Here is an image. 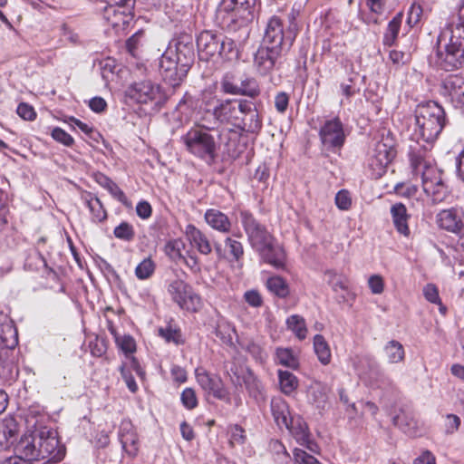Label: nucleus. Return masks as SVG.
<instances>
[{
  "label": "nucleus",
  "mask_w": 464,
  "mask_h": 464,
  "mask_svg": "<svg viewBox=\"0 0 464 464\" xmlns=\"http://www.w3.org/2000/svg\"><path fill=\"white\" fill-rule=\"evenodd\" d=\"M195 61L193 37L180 34L170 41L160 60V73L163 81L172 87L179 86Z\"/></svg>",
  "instance_id": "obj_1"
},
{
  "label": "nucleus",
  "mask_w": 464,
  "mask_h": 464,
  "mask_svg": "<svg viewBox=\"0 0 464 464\" xmlns=\"http://www.w3.org/2000/svg\"><path fill=\"white\" fill-rule=\"evenodd\" d=\"M440 66L446 70L458 68L464 63V0L458 5V14L440 32L438 38Z\"/></svg>",
  "instance_id": "obj_2"
},
{
  "label": "nucleus",
  "mask_w": 464,
  "mask_h": 464,
  "mask_svg": "<svg viewBox=\"0 0 464 464\" xmlns=\"http://www.w3.org/2000/svg\"><path fill=\"white\" fill-rule=\"evenodd\" d=\"M410 161L414 175L420 176L422 189L431 203H442L448 200L446 186L441 179V172L436 167L433 158L423 148H418L410 153Z\"/></svg>",
  "instance_id": "obj_3"
},
{
  "label": "nucleus",
  "mask_w": 464,
  "mask_h": 464,
  "mask_svg": "<svg viewBox=\"0 0 464 464\" xmlns=\"http://www.w3.org/2000/svg\"><path fill=\"white\" fill-rule=\"evenodd\" d=\"M197 47L200 60L208 61L218 57L225 62L239 59V49L236 42L220 33L203 31L197 38Z\"/></svg>",
  "instance_id": "obj_4"
},
{
  "label": "nucleus",
  "mask_w": 464,
  "mask_h": 464,
  "mask_svg": "<svg viewBox=\"0 0 464 464\" xmlns=\"http://www.w3.org/2000/svg\"><path fill=\"white\" fill-rule=\"evenodd\" d=\"M415 133L427 143L434 142L447 124L444 109L435 102L418 106L415 114Z\"/></svg>",
  "instance_id": "obj_5"
},
{
  "label": "nucleus",
  "mask_w": 464,
  "mask_h": 464,
  "mask_svg": "<svg viewBox=\"0 0 464 464\" xmlns=\"http://www.w3.org/2000/svg\"><path fill=\"white\" fill-rule=\"evenodd\" d=\"M260 7V0H220L217 17L224 26L234 28L251 22Z\"/></svg>",
  "instance_id": "obj_6"
},
{
  "label": "nucleus",
  "mask_w": 464,
  "mask_h": 464,
  "mask_svg": "<svg viewBox=\"0 0 464 464\" xmlns=\"http://www.w3.org/2000/svg\"><path fill=\"white\" fill-rule=\"evenodd\" d=\"M38 425V453L39 460L46 459L47 461L59 462L65 456V447L61 444L58 439V433L55 430L42 426L46 419L40 410L37 409Z\"/></svg>",
  "instance_id": "obj_7"
},
{
  "label": "nucleus",
  "mask_w": 464,
  "mask_h": 464,
  "mask_svg": "<svg viewBox=\"0 0 464 464\" xmlns=\"http://www.w3.org/2000/svg\"><path fill=\"white\" fill-rule=\"evenodd\" d=\"M181 141L188 152L193 156L212 162L217 155V143L215 138L208 131L191 128L181 136Z\"/></svg>",
  "instance_id": "obj_8"
},
{
  "label": "nucleus",
  "mask_w": 464,
  "mask_h": 464,
  "mask_svg": "<svg viewBox=\"0 0 464 464\" xmlns=\"http://www.w3.org/2000/svg\"><path fill=\"white\" fill-rule=\"evenodd\" d=\"M28 427L34 429L30 432L24 433L19 440L14 445V457H19L23 461L39 460L38 453V425L37 409L31 408L25 417Z\"/></svg>",
  "instance_id": "obj_9"
},
{
  "label": "nucleus",
  "mask_w": 464,
  "mask_h": 464,
  "mask_svg": "<svg viewBox=\"0 0 464 464\" xmlns=\"http://www.w3.org/2000/svg\"><path fill=\"white\" fill-rule=\"evenodd\" d=\"M168 293L180 309L188 313H197L203 307L201 296L181 279L171 281L168 285Z\"/></svg>",
  "instance_id": "obj_10"
},
{
  "label": "nucleus",
  "mask_w": 464,
  "mask_h": 464,
  "mask_svg": "<svg viewBox=\"0 0 464 464\" xmlns=\"http://www.w3.org/2000/svg\"><path fill=\"white\" fill-rule=\"evenodd\" d=\"M240 217L248 241L255 250L258 252L274 241L273 237L267 232L266 227L258 223L252 214L247 211H242Z\"/></svg>",
  "instance_id": "obj_11"
},
{
  "label": "nucleus",
  "mask_w": 464,
  "mask_h": 464,
  "mask_svg": "<svg viewBox=\"0 0 464 464\" xmlns=\"http://www.w3.org/2000/svg\"><path fill=\"white\" fill-rule=\"evenodd\" d=\"M395 156L394 149L382 141H378L367 161V170L372 179H379L385 172Z\"/></svg>",
  "instance_id": "obj_12"
},
{
  "label": "nucleus",
  "mask_w": 464,
  "mask_h": 464,
  "mask_svg": "<svg viewBox=\"0 0 464 464\" xmlns=\"http://www.w3.org/2000/svg\"><path fill=\"white\" fill-rule=\"evenodd\" d=\"M126 96L137 103H149L163 98L161 88L150 79L135 81L126 90Z\"/></svg>",
  "instance_id": "obj_13"
},
{
  "label": "nucleus",
  "mask_w": 464,
  "mask_h": 464,
  "mask_svg": "<svg viewBox=\"0 0 464 464\" xmlns=\"http://www.w3.org/2000/svg\"><path fill=\"white\" fill-rule=\"evenodd\" d=\"M246 100L227 99L217 101L213 107L212 115L221 123H229L235 127L239 124V116H242L243 109H246Z\"/></svg>",
  "instance_id": "obj_14"
},
{
  "label": "nucleus",
  "mask_w": 464,
  "mask_h": 464,
  "mask_svg": "<svg viewBox=\"0 0 464 464\" xmlns=\"http://www.w3.org/2000/svg\"><path fill=\"white\" fill-rule=\"evenodd\" d=\"M319 137L328 150H340L345 141L343 124L338 117L326 120L322 125Z\"/></svg>",
  "instance_id": "obj_15"
},
{
  "label": "nucleus",
  "mask_w": 464,
  "mask_h": 464,
  "mask_svg": "<svg viewBox=\"0 0 464 464\" xmlns=\"http://www.w3.org/2000/svg\"><path fill=\"white\" fill-rule=\"evenodd\" d=\"M18 343L17 331L9 317L0 312V367L9 358V353Z\"/></svg>",
  "instance_id": "obj_16"
},
{
  "label": "nucleus",
  "mask_w": 464,
  "mask_h": 464,
  "mask_svg": "<svg viewBox=\"0 0 464 464\" xmlns=\"http://www.w3.org/2000/svg\"><path fill=\"white\" fill-rule=\"evenodd\" d=\"M282 53V49L268 45L260 46L254 55L253 66L256 73L261 76L270 74L279 63Z\"/></svg>",
  "instance_id": "obj_17"
},
{
  "label": "nucleus",
  "mask_w": 464,
  "mask_h": 464,
  "mask_svg": "<svg viewBox=\"0 0 464 464\" xmlns=\"http://www.w3.org/2000/svg\"><path fill=\"white\" fill-rule=\"evenodd\" d=\"M440 94L455 108L464 106V75L452 73L447 75L440 86Z\"/></svg>",
  "instance_id": "obj_18"
},
{
  "label": "nucleus",
  "mask_w": 464,
  "mask_h": 464,
  "mask_svg": "<svg viewBox=\"0 0 464 464\" xmlns=\"http://www.w3.org/2000/svg\"><path fill=\"white\" fill-rule=\"evenodd\" d=\"M196 108L197 102L194 97L188 93H185L171 114L173 128L178 130L190 123L194 117Z\"/></svg>",
  "instance_id": "obj_19"
},
{
  "label": "nucleus",
  "mask_w": 464,
  "mask_h": 464,
  "mask_svg": "<svg viewBox=\"0 0 464 464\" xmlns=\"http://www.w3.org/2000/svg\"><path fill=\"white\" fill-rule=\"evenodd\" d=\"M438 225L450 232L464 236V222L461 212L457 208H450L440 211L437 216Z\"/></svg>",
  "instance_id": "obj_20"
},
{
  "label": "nucleus",
  "mask_w": 464,
  "mask_h": 464,
  "mask_svg": "<svg viewBox=\"0 0 464 464\" xmlns=\"http://www.w3.org/2000/svg\"><path fill=\"white\" fill-rule=\"evenodd\" d=\"M240 121L237 128L242 130L256 133L262 128V121L260 120L257 110L254 103L250 101H246V109L242 111V116H239Z\"/></svg>",
  "instance_id": "obj_21"
},
{
  "label": "nucleus",
  "mask_w": 464,
  "mask_h": 464,
  "mask_svg": "<svg viewBox=\"0 0 464 464\" xmlns=\"http://www.w3.org/2000/svg\"><path fill=\"white\" fill-rule=\"evenodd\" d=\"M284 31L281 20L278 17H272L268 21L264 36V45L276 49H282L285 44Z\"/></svg>",
  "instance_id": "obj_22"
},
{
  "label": "nucleus",
  "mask_w": 464,
  "mask_h": 464,
  "mask_svg": "<svg viewBox=\"0 0 464 464\" xmlns=\"http://www.w3.org/2000/svg\"><path fill=\"white\" fill-rule=\"evenodd\" d=\"M107 22L117 31L124 30L133 19L132 10L105 7L103 13Z\"/></svg>",
  "instance_id": "obj_23"
},
{
  "label": "nucleus",
  "mask_w": 464,
  "mask_h": 464,
  "mask_svg": "<svg viewBox=\"0 0 464 464\" xmlns=\"http://www.w3.org/2000/svg\"><path fill=\"white\" fill-rule=\"evenodd\" d=\"M19 432L18 423L13 417H5L0 421V450H7L14 445Z\"/></svg>",
  "instance_id": "obj_24"
},
{
  "label": "nucleus",
  "mask_w": 464,
  "mask_h": 464,
  "mask_svg": "<svg viewBox=\"0 0 464 464\" xmlns=\"http://www.w3.org/2000/svg\"><path fill=\"white\" fill-rule=\"evenodd\" d=\"M261 258L277 269H284L285 266V254L283 247L274 241L258 251Z\"/></svg>",
  "instance_id": "obj_25"
},
{
  "label": "nucleus",
  "mask_w": 464,
  "mask_h": 464,
  "mask_svg": "<svg viewBox=\"0 0 464 464\" xmlns=\"http://www.w3.org/2000/svg\"><path fill=\"white\" fill-rule=\"evenodd\" d=\"M185 235L190 245L197 248L202 255H208L212 251V247L208 237L197 228L194 225L186 227Z\"/></svg>",
  "instance_id": "obj_26"
},
{
  "label": "nucleus",
  "mask_w": 464,
  "mask_h": 464,
  "mask_svg": "<svg viewBox=\"0 0 464 464\" xmlns=\"http://www.w3.org/2000/svg\"><path fill=\"white\" fill-rule=\"evenodd\" d=\"M392 420L393 424L408 436L417 437L420 434L419 421L411 413L401 411Z\"/></svg>",
  "instance_id": "obj_27"
},
{
  "label": "nucleus",
  "mask_w": 464,
  "mask_h": 464,
  "mask_svg": "<svg viewBox=\"0 0 464 464\" xmlns=\"http://www.w3.org/2000/svg\"><path fill=\"white\" fill-rule=\"evenodd\" d=\"M271 412L279 428L288 427L291 418L289 407L283 398L275 397L271 400Z\"/></svg>",
  "instance_id": "obj_28"
},
{
  "label": "nucleus",
  "mask_w": 464,
  "mask_h": 464,
  "mask_svg": "<svg viewBox=\"0 0 464 464\" xmlns=\"http://www.w3.org/2000/svg\"><path fill=\"white\" fill-rule=\"evenodd\" d=\"M119 438L125 451L130 454H134L137 451V435L133 431L130 422L121 423L119 430Z\"/></svg>",
  "instance_id": "obj_29"
},
{
  "label": "nucleus",
  "mask_w": 464,
  "mask_h": 464,
  "mask_svg": "<svg viewBox=\"0 0 464 464\" xmlns=\"http://www.w3.org/2000/svg\"><path fill=\"white\" fill-rule=\"evenodd\" d=\"M391 213L397 231L404 236H408L410 233L408 227L410 216L407 214L405 205H392Z\"/></svg>",
  "instance_id": "obj_30"
},
{
  "label": "nucleus",
  "mask_w": 464,
  "mask_h": 464,
  "mask_svg": "<svg viewBox=\"0 0 464 464\" xmlns=\"http://www.w3.org/2000/svg\"><path fill=\"white\" fill-rule=\"evenodd\" d=\"M300 445H304L310 436L307 424L300 417H292L288 427H285Z\"/></svg>",
  "instance_id": "obj_31"
},
{
  "label": "nucleus",
  "mask_w": 464,
  "mask_h": 464,
  "mask_svg": "<svg viewBox=\"0 0 464 464\" xmlns=\"http://www.w3.org/2000/svg\"><path fill=\"white\" fill-rule=\"evenodd\" d=\"M207 223L214 229L221 232H227L230 228V222L227 217L220 211L210 209L205 214Z\"/></svg>",
  "instance_id": "obj_32"
},
{
  "label": "nucleus",
  "mask_w": 464,
  "mask_h": 464,
  "mask_svg": "<svg viewBox=\"0 0 464 464\" xmlns=\"http://www.w3.org/2000/svg\"><path fill=\"white\" fill-rule=\"evenodd\" d=\"M402 19L403 14L400 12L389 22L382 40L384 45L392 46L395 44L401 29Z\"/></svg>",
  "instance_id": "obj_33"
},
{
  "label": "nucleus",
  "mask_w": 464,
  "mask_h": 464,
  "mask_svg": "<svg viewBox=\"0 0 464 464\" xmlns=\"http://www.w3.org/2000/svg\"><path fill=\"white\" fill-rule=\"evenodd\" d=\"M314 350L319 362L327 365L331 362L332 354L328 343L325 338L321 334H316L314 337Z\"/></svg>",
  "instance_id": "obj_34"
},
{
  "label": "nucleus",
  "mask_w": 464,
  "mask_h": 464,
  "mask_svg": "<svg viewBox=\"0 0 464 464\" xmlns=\"http://www.w3.org/2000/svg\"><path fill=\"white\" fill-rule=\"evenodd\" d=\"M389 363H399L404 361L405 351L403 345L398 341L388 342L383 348Z\"/></svg>",
  "instance_id": "obj_35"
},
{
  "label": "nucleus",
  "mask_w": 464,
  "mask_h": 464,
  "mask_svg": "<svg viewBox=\"0 0 464 464\" xmlns=\"http://www.w3.org/2000/svg\"><path fill=\"white\" fill-rule=\"evenodd\" d=\"M280 390L285 395L292 394L298 387V380L295 374L288 371H278Z\"/></svg>",
  "instance_id": "obj_36"
},
{
  "label": "nucleus",
  "mask_w": 464,
  "mask_h": 464,
  "mask_svg": "<svg viewBox=\"0 0 464 464\" xmlns=\"http://www.w3.org/2000/svg\"><path fill=\"white\" fill-rule=\"evenodd\" d=\"M276 360L277 363L292 369H296L299 365L297 355L290 348H277Z\"/></svg>",
  "instance_id": "obj_37"
},
{
  "label": "nucleus",
  "mask_w": 464,
  "mask_h": 464,
  "mask_svg": "<svg viewBox=\"0 0 464 464\" xmlns=\"http://www.w3.org/2000/svg\"><path fill=\"white\" fill-rule=\"evenodd\" d=\"M185 250V243L180 238L169 240L166 243L164 251L166 255L173 261H181L185 259L183 251Z\"/></svg>",
  "instance_id": "obj_38"
},
{
  "label": "nucleus",
  "mask_w": 464,
  "mask_h": 464,
  "mask_svg": "<svg viewBox=\"0 0 464 464\" xmlns=\"http://www.w3.org/2000/svg\"><path fill=\"white\" fill-rule=\"evenodd\" d=\"M286 325L299 340H304L307 335V328L304 319L298 315L293 314L286 319Z\"/></svg>",
  "instance_id": "obj_39"
},
{
  "label": "nucleus",
  "mask_w": 464,
  "mask_h": 464,
  "mask_svg": "<svg viewBox=\"0 0 464 464\" xmlns=\"http://www.w3.org/2000/svg\"><path fill=\"white\" fill-rule=\"evenodd\" d=\"M266 286L270 292L284 298L289 294V287L286 282L281 276H271L266 281Z\"/></svg>",
  "instance_id": "obj_40"
},
{
  "label": "nucleus",
  "mask_w": 464,
  "mask_h": 464,
  "mask_svg": "<svg viewBox=\"0 0 464 464\" xmlns=\"http://www.w3.org/2000/svg\"><path fill=\"white\" fill-rule=\"evenodd\" d=\"M325 276L334 292L348 290V279L344 276L338 275L334 270H328L325 272Z\"/></svg>",
  "instance_id": "obj_41"
},
{
  "label": "nucleus",
  "mask_w": 464,
  "mask_h": 464,
  "mask_svg": "<svg viewBox=\"0 0 464 464\" xmlns=\"http://www.w3.org/2000/svg\"><path fill=\"white\" fill-rule=\"evenodd\" d=\"M207 393L227 404H231V394L220 378L216 380L215 384L209 388Z\"/></svg>",
  "instance_id": "obj_42"
},
{
  "label": "nucleus",
  "mask_w": 464,
  "mask_h": 464,
  "mask_svg": "<svg viewBox=\"0 0 464 464\" xmlns=\"http://www.w3.org/2000/svg\"><path fill=\"white\" fill-rule=\"evenodd\" d=\"M239 92L237 95L248 96L250 98H256L260 94V88L256 79L246 78L241 81L238 85Z\"/></svg>",
  "instance_id": "obj_43"
},
{
  "label": "nucleus",
  "mask_w": 464,
  "mask_h": 464,
  "mask_svg": "<svg viewBox=\"0 0 464 464\" xmlns=\"http://www.w3.org/2000/svg\"><path fill=\"white\" fill-rule=\"evenodd\" d=\"M156 264L150 258H144L135 268V276L140 280L149 279L155 272Z\"/></svg>",
  "instance_id": "obj_44"
},
{
  "label": "nucleus",
  "mask_w": 464,
  "mask_h": 464,
  "mask_svg": "<svg viewBox=\"0 0 464 464\" xmlns=\"http://www.w3.org/2000/svg\"><path fill=\"white\" fill-rule=\"evenodd\" d=\"M195 375L197 382L205 392H207L209 388L215 384L216 380L219 378L218 375L211 374L204 368H197L195 371Z\"/></svg>",
  "instance_id": "obj_45"
},
{
  "label": "nucleus",
  "mask_w": 464,
  "mask_h": 464,
  "mask_svg": "<svg viewBox=\"0 0 464 464\" xmlns=\"http://www.w3.org/2000/svg\"><path fill=\"white\" fill-rule=\"evenodd\" d=\"M235 333V327L228 322H220L216 328V335L220 338L225 344H232L233 334Z\"/></svg>",
  "instance_id": "obj_46"
},
{
  "label": "nucleus",
  "mask_w": 464,
  "mask_h": 464,
  "mask_svg": "<svg viewBox=\"0 0 464 464\" xmlns=\"http://www.w3.org/2000/svg\"><path fill=\"white\" fill-rule=\"evenodd\" d=\"M223 92L230 95H237L239 92L238 84L236 82V75L233 72H227L220 82Z\"/></svg>",
  "instance_id": "obj_47"
},
{
  "label": "nucleus",
  "mask_w": 464,
  "mask_h": 464,
  "mask_svg": "<svg viewBox=\"0 0 464 464\" xmlns=\"http://www.w3.org/2000/svg\"><path fill=\"white\" fill-rule=\"evenodd\" d=\"M113 234L115 237L127 242L131 241L135 237L133 227L127 222H121L113 230Z\"/></svg>",
  "instance_id": "obj_48"
},
{
  "label": "nucleus",
  "mask_w": 464,
  "mask_h": 464,
  "mask_svg": "<svg viewBox=\"0 0 464 464\" xmlns=\"http://www.w3.org/2000/svg\"><path fill=\"white\" fill-rule=\"evenodd\" d=\"M241 346L244 350L248 352L256 361L263 362L266 357L263 348L258 343L251 340L244 342L243 343H241Z\"/></svg>",
  "instance_id": "obj_49"
},
{
  "label": "nucleus",
  "mask_w": 464,
  "mask_h": 464,
  "mask_svg": "<svg viewBox=\"0 0 464 464\" xmlns=\"http://www.w3.org/2000/svg\"><path fill=\"white\" fill-rule=\"evenodd\" d=\"M118 347L128 356L136 351L135 340L130 335L120 336L116 341Z\"/></svg>",
  "instance_id": "obj_50"
},
{
  "label": "nucleus",
  "mask_w": 464,
  "mask_h": 464,
  "mask_svg": "<svg viewBox=\"0 0 464 464\" xmlns=\"http://www.w3.org/2000/svg\"><path fill=\"white\" fill-rule=\"evenodd\" d=\"M422 15V7L420 4L414 2L409 8L406 23L410 28L415 26Z\"/></svg>",
  "instance_id": "obj_51"
},
{
  "label": "nucleus",
  "mask_w": 464,
  "mask_h": 464,
  "mask_svg": "<svg viewBox=\"0 0 464 464\" xmlns=\"http://www.w3.org/2000/svg\"><path fill=\"white\" fill-rule=\"evenodd\" d=\"M182 405L188 410H193L198 406V398L192 388H186L180 396Z\"/></svg>",
  "instance_id": "obj_52"
},
{
  "label": "nucleus",
  "mask_w": 464,
  "mask_h": 464,
  "mask_svg": "<svg viewBox=\"0 0 464 464\" xmlns=\"http://www.w3.org/2000/svg\"><path fill=\"white\" fill-rule=\"evenodd\" d=\"M51 136L54 140L67 147H71L74 142L73 138L60 127L53 128Z\"/></svg>",
  "instance_id": "obj_53"
},
{
  "label": "nucleus",
  "mask_w": 464,
  "mask_h": 464,
  "mask_svg": "<svg viewBox=\"0 0 464 464\" xmlns=\"http://www.w3.org/2000/svg\"><path fill=\"white\" fill-rule=\"evenodd\" d=\"M246 440V431L245 430L236 424L230 428V444L234 445H243Z\"/></svg>",
  "instance_id": "obj_54"
},
{
  "label": "nucleus",
  "mask_w": 464,
  "mask_h": 464,
  "mask_svg": "<svg viewBox=\"0 0 464 464\" xmlns=\"http://www.w3.org/2000/svg\"><path fill=\"white\" fill-rule=\"evenodd\" d=\"M226 247L228 248V252L233 256L235 261H239L244 255V249L242 244L231 237L226 239Z\"/></svg>",
  "instance_id": "obj_55"
},
{
  "label": "nucleus",
  "mask_w": 464,
  "mask_h": 464,
  "mask_svg": "<svg viewBox=\"0 0 464 464\" xmlns=\"http://www.w3.org/2000/svg\"><path fill=\"white\" fill-rule=\"evenodd\" d=\"M293 455L296 464H321L314 456L301 449H295Z\"/></svg>",
  "instance_id": "obj_56"
},
{
  "label": "nucleus",
  "mask_w": 464,
  "mask_h": 464,
  "mask_svg": "<svg viewBox=\"0 0 464 464\" xmlns=\"http://www.w3.org/2000/svg\"><path fill=\"white\" fill-rule=\"evenodd\" d=\"M341 94L348 101L353 97L359 89L356 87L353 78H349L346 82L340 84Z\"/></svg>",
  "instance_id": "obj_57"
},
{
  "label": "nucleus",
  "mask_w": 464,
  "mask_h": 464,
  "mask_svg": "<svg viewBox=\"0 0 464 464\" xmlns=\"http://www.w3.org/2000/svg\"><path fill=\"white\" fill-rule=\"evenodd\" d=\"M417 192V188L411 184H399L395 187V193L408 199H417L415 197Z\"/></svg>",
  "instance_id": "obj_58"
},
{
  "label": "nucleus",
  "mask_w": 464,
  "mask_h": 464,
  "mask_svg": "<svg viewBox=\"0 0 464 464\" xmlns=\"http://www.w3.org/2000/svg\"><path fill=\"white\" fill-rule=\"evenodd\" d=\"M423 295H424L425 299L430 303H432V304L440 303L439 289L433 284H427L423 287Z\"/></svg>",
  "instance_id": "obj_59"
},
{
  "label": "nucleus",
  "mask_w": 464,
  "mask_h": 464,
  "mask_svg": "<svg viewBox=\"0 0 464 464\" xmlns=\"http://www.w3.org/2000/svg\"><path fill=\"white\" fill-rule=\"evenodd\" d=\"M368 285L374 295H380L384 290V282L381 276L372 275L368 279Z\"/></svg>",
  "instance_id": "obj_60"
},
{
  "label": "nucleus",
  "mask_w": 464,
  "mask_h": 464,
  "mask_svg": "<svg viewBox=\"0 0 464 464\" xmlns=\"http://www.w3.org/2000/svg\"><path fill=\"white\" fill-rule=\"evenodd\" d=\"M16 111L21 118L26 121H34L36 117L34 107L25 102L20 103Z\"/></svg>",
  "instance_id": "obj_61"
},
{
  "label": "nucleus",
  "mask_w": 464,
  "mask_h": 464,
  "mask_svg": "<svg viewBox=\"0 0 464 464\" xmlns=\"http://www.w3.org/2000/svg\"><path fill=\"white\" fill-rule=\"evenodd\" d=\"M159 334L162 338H164L168 343H179V338L180 337L179 331L168 326L166 328H160Z\"/></svg>",
  "instance_id": "obj_62"
},
{
  "label": "nucleus",
  "mask_w": 464,
  "mask_h": 464,
  "mask_svg": "<svg viewBox=\"0 0 464 464\" xmlns=\"http://www.w3.org/2000/svg\"><path fill=\"white\" fill-rule=\"evenodd\" d=\"M120 371H121V377L124 380L128 389L131 392H136L138 390V385L134 380V377L131 375L130 372L127 369L125 363L121 366Z\"/></svg>",
  "instance_id": "obj_63"
},
{
  "label": "nucleus",
  "mask_w": 464,
  "mask_h": 464,
  "mask_svg": "<svg viewBox=\"0 0 464 464\" xmlns=\"http://www.w3.org/2000/svg\"><path fill=\"white\" fill-rule=\"evenodd\" d=\"M245 301L252 307H260L263 304L261 295L256 290H248L244 294Z\"/></svg>",
  "instance_id": "obj_64"
}]
</instances>
